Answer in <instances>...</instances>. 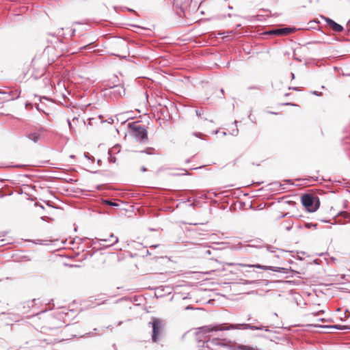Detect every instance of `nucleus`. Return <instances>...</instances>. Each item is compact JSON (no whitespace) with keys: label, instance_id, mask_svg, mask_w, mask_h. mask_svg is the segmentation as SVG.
Returning <instances> with one entry per match:
<instances>
[{"label":"nucleus","instance_id":"ddd939ff","mask_svg":"<svg viewBox=\"0 0 350 350\" xmlns=\"http://www.w3.org/2000/svg\"><path fill=\"white\" fill-rule=\"evenodd\" d=\"M113 93L118 94L119 96H122V94H125V91L122 86L116 85L113 87Z\"/></svg>","mask_w":350,"mask_h":350},{"label":"nucleus","instance_id":"e433bc0d","mask_svg":"<svg viewBox=\"0 0 350 350\" xmlns=\"http://www.w3.org/2000/svg\"><path fill=\"white\" fill-rule=\"evenodd\" d=\"M113 122V120L111 118L109 119V121L108 122L109 123H112Z\"/></svg>","mask_w":350,"mask_h":350},{"label":"nucleus","instance_id":"09e8293b","mask_svg":"<svg viewBox=\"0 0 350 350\" xmlns=\"http://www.w3.org/2000/svg\"><path fill=\"white\" fill-rule=\"evenodd\" d=\"M186 309H187H187H190V307H189V306H187V307H186Z\"/></svg>","mask_w":350,"mask_h":350},{"label":"nucleus","instance_id":"1a4fd4ad","mask_svg":"<svg viewBox=\"0 0 350 350\" xmlns=\"http://www.w3.org/2000/svg\"><path fill=\"white\" fill-rule=\"evenodd\" d=\"M46 131V129L43 127H40L36 131L31 132L27 135V138L34 143L38 142L42 134Z\"/></svg>","mask_w":350,"mask_h":350},{"label":"nucleus","instance_id":"c756f323","mask_svg":"<svg viewBox=\"0 0 350 350\" xmlns=\"http://www.w3.org/2000/svg\"><path fill=\"white\" fill-rule=\"evenodd\" d=\"M182 171L184 172V173L181 174V175H187L189 174L188 171L185 169H181Z\"/></svg>","mask_w":350,"mask_h":350},{"label":"nucleus","instance_id":"7ed1b4c3","mask_svg":"<svg viewBox=\"0 0 350 350\" xmlns=\"http://www.w3.org/2000/svg\"><path fill=\"white\" fill-rule=\"evenodd\" d=\"M23 311L22 312L25 314H28L31 313L29 316L33 317L38 314H44L46 311L42 310L41 312L38 311V308L37 307L36 299H33L31 300H28L23 304Z\"/></svg>","mask_w":350,"mask_h":350},{"label":"nucleus","instance_id":"9b49d317","mask_svg":"<svg viewBox=\"0 0 350 350\" xmlns=\"http://www.w3.org/2000/svg\"><path fill=\"white\" fill-rule=\"evenodd\" d=\"M200 254L202 256L206 257L212 254V250L208 247H202L200 249Z\"/></svg>","mask_w":350,"mask_h":350},{"label":"nucleus","instance_id":"8fccbe9b","mask_svg":"<svg viewBox=\"0 0 350 350\" xmlns=\"http://www.w3.org/2000/svg\"><path fill=\"white\" fill-rule=\"evenodd\" d=\"M240 26H241V25H237V27H239Z\"/></svg>","mask_w":350,"mask_h":350},{"label":"nucleus","instance_id":"39448f33","mask_svg":"<svg viewBox=\"0 0 350 350\" xmlns=\"http://www.w3.org/2000/svg\"><path fill=\"white\" fill-rule=\"evenodd\" d=\"M301 203L309 212L316 211L319 206V200L315 203V198L310 194H304L301 196Z\"/></svg>","mask_w":350,"mask_h":350},{"label":"nucleus","instance_id":"a878e982","mask_svg":"<svg viewBox=\"0 0 350 350\" xmlns=\"http://www.w3.org/2000/svg\"><path fill=\"white\" fill-rule=\"evenodd\" d=\"M312 94H314V95H316V96H321V95H322L321 92H318L317 91H312Z\"/></svg>","mask_w":350,"mask_h":350},{"label":"nucleus","instance_id":"b1692460","mask_svg":"<svg viewBox=\"0 0 350 350\" xmlns=\"http://www.w3.org/2000/svg\"><path fill=\"white\" fill-rule=\"evenodd\" d=\"M174 1V6L178 7L180 4V0H173Z\"/></svg>","mask_w":350,"mask_h":350},{"label":"nucleus","instance_id":"6ab92c4d","mask_svg":"<svg viewBox=\"0 0 350 350\" xmlns=\"http://www.w3.org/2000/svg\"><path fill=\"white\" fill-rule=\"evenodd\" d=\"M235 33V31L234 30H232V31H226V32H223L222 33H219L220 35H225V34H227L226 36H224L223 37V38H225L226 37L230 36V35H233Z\"/></svg>","mask_w":350,"mask_h":350},{"label":"nucleus","instance_id":"f704fd0d","mask_svg":"<svg viewBox=\"0 0 350 350\" xmlns=\"http://www.w3.org/2000/svg\"><path fill=\"white\" fill-rule=\"evenodd\" d=\"M291 79H294V78H295V75H294V73L291 72Z\"/></svg>","mask_w":350,"mask_h":350},{"label":"nucleus","instance_id":"c85d7f7f","mask_svg":"<svg viewBox=\"0 0 350 350\" xmlns=\"http://www.w3.org/2000/svg\"><path fill=\"white\" fill-rule=\"evenodd\" d=\"M288 89L293 90H297V91L299 90V88H297V87H291L290 86V87H288Z\"/></svg>","mask_w":350,"mask_h":350},{"label":"nucleus","instance_id":"393cba45","mask_svg":"<svg viewBox=\"0 0 350 350\" xmlns=\"http://www.w3.org/2000/svg\"><path fill=\"white\" fill-rule=\"evenodd\" d=\"M238 133H239V130L237 129L233 130L232 132V135H234V136L237 135Z\"/></svg>","mask_w":350,"mask_h":350},{"label":"nucleus","instance_id":"2eb2a0df","mask_svg":"<svg viewBox=\"0 0 350 350\" xmlns=\"http://www.w3.org/2000/svg\"><path fill=\"white\" fill-rule=\"evenodd\" d=\"M103 203L105 204H107L109 206H118V204L117 203L113 202L110 200H103Z\"/></svg>","mask_w":350,"mask_h":350},{"label":"nucleus","instance_id":"bb28decb","mask_svg":"<svg viewBox=\"0 0 350 350\" xmlns=\"http://www.w3.org/2000/svg\"><path fill=\"white\" fill-rule=\"evenodd\" d=\"M196 115H197L198 117L202 118V112H201V111H200V110H196Z\"/></svg>","mask_w":350,"mask_h":350},{"label":"nucleus","instance_id":"aec40b11","mask_svg":"<svg viewBox=\"0 0 350 350\" xmlns=\"http://www.w3.org/2000/svg\"><path fill=\"white\" fill-rule=\"evenodd\" d=\"M338 216H342L344 218H346L348 217V213L345 211L339 212Z\"/></svg>","mask_w":350,"mask_h":350},{"label":"nucleus","instance_id":"a18cd8bd","mask_svg":"<svg viewBox=\"0 0 350 350\" xmlns=\"http://www.w3.org/2000/svg\"><path fill=\"white\" fill-rule=\"evenodd\" d=\"M228 8L231 10V9H232V6H230V5H229V6H228Z\"/></svg>","mask_w":350,"mask_h":350},{"label":"nucleus","instance_id":"473e14b6","mask_svg":"<svg viewBox=\"0 0 350 350\" xmlns=\"http://www.w3.org/2000/svg\"><path fill=\"white\" fill-rule=\"evenodd\" d=\"M113 150L119 151V147L118 146H113Z\"/></svg>","mask_w":350,"mask_h":350},{"label":"nucleus","instance_id":"412c9836","mask_svg":"<svg viewBox=\"0 0 350 350\" xmlns=\"http://www.w3.org/2000/svg\"><path fill=\"white\" fill-rule=\"evenodd\" d=\"M83 49H92V47L90 46V44H86V45L79 48L80 51L83 50Z\"/></svg>","mask_w":350,"mask_h":350},{"label":"nucleus","instance_id":"c03bdc74","mask_svg":"<svg viewBox=\"0 0 350 350\" xmlns=\"http://www.w3.org/2000/svg\"><path fill=\"white\" fill-rule=\"evenodd\" d=\"M250 319H251V317H250V315L248 319H247V321H250Z\"/></svg>","mask_w":350,"mask_h":350},{"label":"nucleus","instance_id":"37998d69","mask_svg":"<svg viewBox=\"0 0 350 350\" xmlns=\"http://www.w3.org/2000/svg\"><path fill=\"white\" fill-rule=\"evenodd\" d=\"M288 95H289V93H286V94H284L285 96H287Z\"/></svg>","mask_w":350,"mask_h":350},{"label":"nucleus","instance_id":"f8f14e48","mask_svg":"<svg viewBox=\"0 0 350 350\" xmlns=\"http://www.w3.org/2000/svg\"><path fill=\"white\" fill-rule=\"evenodd\" d=\"M326 327L330 328V329H339V330H346V329H350V327H349L347 325H329V326H326Z\"/></svg>","mask_w":350,"mask_h":350},{"label":"nucleus","instance_id":"3c124183","mask_svg":"<svg viewBox=\"0 0 350 350\" xmlns=\"http://www.w3.org/2000/svg\"><path fill=\"white\" fill-rule=\"evenodd\" d=\"M75 30L74 29L72 31V35L75 33Z\"/></svg>","mask_w":350,"mask_h":350},{"label":"nucleus","instance_id":"6e6552de","mask_svg":"<svg viewBox=\"0 0 350 350\" xmlns=\"http://www.w3.org/2000/svg\"><path fill=\"white\" fill-rule=\"evenodd\" d=\"M239 265L241 266V267H256V268L261 269H263V270H271V271H275V272H278V273H287L286 271V269L285 268H283V267L265 266V265H261L260 264L246 265V264L239 263Z\"/></svg>","mask_w":350,"mask_h":350},{"label":"nucleus","instance_id":"f257e3e1","mask_svg":"<svg viewBox=\"0 0 350 350\" xmlns=\"http://www.w3.org/2000/svg\"><path fill=\"white\" fill-rule=\"evenodd\" d=\"M252 329V330H265L266 332L269 331L266 327L262 325H252L251 324L247 323H240V324H220L217 325H206L200 328L201 332L204 334L210 333L211 332H217V331H224V330H230V329Z\"/></svg>","mask_w":350,"mask_h":350},{"label":"nucleus","instance_id":"0eeeda50","mask_svg":"<svg viewBox=\"0 0 350 350\" xmlns=\"http://www.w3.org/2000/svg\"><path fill=\"white\" fill-rule=\"evenodd\" d=\"M96 242L100 243V245L108 247L118 242V238L114 236L113 234H111L107 239H96V241H92V245L95 244Z\"/></svg>","mask_w":350,"mask_h":350},{"label":"nucleus","instance_id":"79ce46f5","mask_svg":"<svg viewBox=\"0 0 350 350\" xmlns=\"http://www.w3.org/2000/svg\"><path fill=\"white\" fill-rule=\"evenodd\" d=\"M234 124L235 125H237V120H234Z\"/></svg>","mask_w":350,"mask_h":350},{"label":"nucleus","instance_id":"20e7f679","mask_svg":"<svg viewBox=\"0 0 350 350\" xmlns=\"http://www.w3.org/2000/svg\"><path fill=\"white\" fill-rule=\"evenodd\" d=\"M152 325V340L153 342H157L159 338L161 336L164 327L165 323L163 321L154 318L151 322L149 323Z\"/></svg>","mask_w":350,"mask_h":350},{"label":"nucleus","instance_id":"f3484780","mask_svg":"<svg viewBox=\"0 0 350 350\" xmlns=\"http://www.w3.org/2000/svg\"><path fill=\"white\" fill-rule=\"evenodd\" d=\"M142 152H145L148 154H152L154 152V149L152 148H148L146 150H142Z\"/></svg>","mask_w":350,"mask_h":350},{"label":"nucleus","instance_id":"4c0bfd02","mask_svg":"<svg viewBox=\"0 0 350 350\" xmlns=\"http://www.w3.org/2000/svg\"><path fill=\"white\" fill-rule=\"evenodd\" d=\"M292 228V226H288L286 227L287 230H290Z\"/></svg>","mask_w":350,"mask_h":350},{"label":"nucleus","instance_id":"f03ea898","mask_svg":"<svg viewBox=\"0 0 350 350\" xmlns=\"http://www.w3.org/2000/svg\"><path fill=\"white\" fill-rule=\"evenodd\" d=\"M66 315L67 314L64 312H59L56 317L51 314H45L44 319L47 321V325L46 326L51 329L62 327L65 323L64 318Z\"/></svg>","mask_w":350,"mask_h":350},{"label":"nucleus","instance_id":"9d476101","mask_svg":"<svg viewBox=\"0 0 350 350\" xmlns=\"http://www.w3.org/2000/svg\"><path fill=\"white\" fill-rule=\"evenodd\" d=\"M327 24L336 32H341L343 31V27L340 24H338L334 21L329 18H325Z\"/></svg>","mask_w":350,"mask_h":350},{"label":"nucleus","instance_id":"de8ad7c7","mask_svg":"<svg viewBox=\"0 0 350 350\" xmlns=\"http://www.w3.org/2000/svg\"><path fill=\"white\" fill-rule=\"evenodd\" d=\"M75 156L74 155H70V158H74Z\"/></svg>","mask_w":350,"mask_h":350},{"label":"nucleus","instance_id":"ea45409f","mask_svg":"<svg viewBox=\"0 0 350 350\" xmlns=\"http://www.w3.org/2000/svg\"><path fill=\"white\" fill-rule=\"evenodd\" d=\"M285 105H294L293 104H291V103H286Z\"/></svg>","mask_w":350,"mask_h":350},{"label":"nucleus","instance_id":"72a5a7b5","mask_svg":"<svg viewBox=\"0 0 350 350\" xmlns=\"http://www.w3.org/2000/svg\"><path fill=\"white\" fill-rule=\"evenodd\" d=\"M141 170H142V172H146V171H147V169H146V167H142L141 168Z\"/></svg>","mask_w":350,"mask_h":350},{"label":"nucleus","instance_id":"5701e85b","mask_svg":"<svg viewBox=\"0 0 350 350\" xmlns=\"http://www.w3.org/2000/svg\"><path fill=\"white\" fill-rule=\"evenodd\" d=\"M273 35H281V31H278V29H273Z\"/></svg>","mask_w":350,"mask_h":350},{"label":"nucleus","instance_id":"2f4dec72","mask_svg":"<svg viewBox=\"0 0 350 350\" xmlns=\"http://www.w3.org/2000/svg\"><path fill=\"white\" fill-rule=\"evenodd\" d=\"M68 126L70 127V129H72V125H71V122H70V120H68Z\"/></svg>","mask_w":350,"mask_h":350},{"label":"nucleus","instance_id":"4be33fe9","mask_svg":"<svg viewBox=\"0 0 350 350\" xmlns=\"http://www.w3.org/2000/svg\"><path fill=\"white\" fill-rule=\"evenodd\" d=\"M182 13L184 14V10H183V5L180 4V12H177V14L179 15V16H182Z\"/></svg>","mask_w":350,"mask_h":350},{"label":"nucleus","instance_id":"c9c22d12","mask_svg":"<svg viewBox=\"0 0 350 350\" xmlns=\"http://www.w3.org/2000/svg\"><path fill=\"white\" fill-rule=\"evenodd\" d=\"M253 282L252 281H247L245 284H252Z\"/></svg>","mask_w":350,"mask_h":350},{"label":"nucleus","instance_id":"58836bf2","mask_svg":"<svg viewBox=\"0 0 350 350\" xmlns=\"http://www.w3.org/2000/svg\"><path fill=\"white\" fill-rule=\"evenodd\" d=\"M267 250H268L269 251L271 252H273V251L270 250V247H269V246H268V247H267Z\"/></svg>","mask_w":350,"mask_h":350},{"label":"nucleus","instance_id":"dca6fc26","mask_svg":"<svg viewBox=\"0 0 350 350\" xmlns=\"http://www.w3.org/2000/svg\"><path fill=\"white\" fill-rule=\"evenodd\" d=\"M238 350H257V349L250 347H247V346L240 345L238 347Z\"/></svg>","mask_w":350,"mask_h":350},{"label":"nucleus","instance_id":"7c9ffc66","mask_svg":"<svg viewBox=\"0 0 350 350\" xmlns=\"http://www.w3.org/2000/svg\"><path fill=\"white\" fill-rule=\"evenodd\" d=\"M265 33H266V34L273 35V30H270V31H266V32H265Z\"/></svg>","mask_w":350,"mask_h":350},{"label":"nucleus","instance_id":"49530a36","mask_svg":"<svg viewBox=\"0 0 350 350\" xmlns=\"http://www.w3.org/2000/svg\"><path fill=\"white\" fill-rule=\"evenodd\" d=\"M85 157H87V158H88L90 159V157H88V155H86L85 154Z\"/></svg>","mask_w":350,"mask_h":350},{"label":"nucleus","instance_id":"cd10ccee","mask_svg":"<svg viewBox=\"0 0 350 350\" xmlns=\"http://www.w3.org/2000/svg\"><path fill=\"white\" fill-rule=\"evenodd\" d=\"M248 90H255V89H257V90H259V87H257V86H250V87H248L247 88Z\"/></svg>","mask_w":350,"mask_h":350},{"label":"nucleus","instance_id":"423d86ee","mask_svg":"<svg viewBox=\"0 0 350 350\" xmlns=\"http://www.w3.org/2000/svg\"><path fill=\"white\" fill-rule=\"evenodd\" d=\"M131 129L132 135L142 142H144L148 139V133L144 126L141 125H135V123L129 124Z\"/></svg>","mask_w":350,"mask_h":350},{"label":"nucleus","instance_id":"a19ab883","mask_svg":"<svg viewBox=\"0 0 350 350\" xmlns=\"http://www.w3.org/2000/svg\"><path fill=\"white\" fill-rule=\"evenodd\" d=\"M257 322H258V321H257L256 319H255V320H254V321H253V323H257Z\"/></svg>","mask_w":350,"mask_h":350},{"label":"nucleus","instance_id":"4468645a","mask_svg":"<svg viewBox=\"0 0 350 350\" xmlns=\"http://www.w3.org/2000/svg\"><path fill=\"white\" fill-rule=\"evenodd\" d=\"M278 31H281V35H286V34H288L290 32H291V29L290 28H281V29H278Z\"/></svg>","mask_w":350,"mask_h":350},{"label":"nucleus","instance_id":"a211bd4d","mask_svg":"<svg viewBox=\"0 0 350 350\" xmlns=\"http://www.w3.org/2000/svg\"><path fill=\"white\" fill-rule=\"evenodd\" d=\"M111 152H112V150H109V152H108V154H109V161L110 163H115L116 162V157H112Z\"/></svg>","mask_w":350,"mask_h":350}]
</instances>
